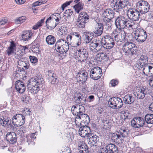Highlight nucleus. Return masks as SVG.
<instances>
[{
	"label": "nucleus",
	"mask_w": 153,
	"mask_h": 153,
	"mask_svg": "<svg viewBox=\"0 0 153 153\" xmlns=\"http://www.w3.org/2000/svg\"><path fill=\"white\" fill-rule=\"evenodd\" d=\"M15 88L17 91L20 93L22 94L25 91L26 86L25 84L21 80H18L15 82Z\"/></svg>",
	"instance_id": "22"
},
{
	"label": "nucleus",
	"mask_w": 153,
	"mask_h": 153,
	"mask_svg": "<svg viewBox=\"0 0 153 153\" xmlns=\"http://www.w3.org/2000/svg\"><path fill=\"white\" fill-rule=\"evenodd\" d=\"M130 40L127 39V42L123 45V50L125 55L131 56L136 55L137 51V47L133 43L129 42Z\"/></svg>",
	"instance_id": "3"
},
{
	"label": "nucleus",
	"mask_w": 153,
	"mask_h": 153,
	"mask_svg": "<svg viewBox=\"0 0 153 153\" xmlns=\"http://www.w3.org/2000/svg\"><path fill=\"white\" fill-rule=\"evenodd\" d=\"M31 50L34 53H38L39 52V45L36 44L32 46L31 48Z\"/></svg>",
	"instance_id": "53"
},
{
	"label": "nucleus",
	"mask_w": 153,
	"mask_h": 153,
	"mask_svg": "<svg viewBox=\"0 0 153 153\" xmlns=\"http://www.w3.org/2000/svg\"><path fill=\"white\" fill-rule=\"evenodd\" d=\"M88 74L86 71L82 70L79 71L76 75V79L77 82H81L83 84L86 81Z\"/></svg>",
	"instance_id": "16"
},
{
	"label": "nucleus",
	"mask_w": 153,
	"mask_h": 153,
	"mask_svg": "<svg viewBox=\"0 0 153 153\" xmlns=\"http://www.w3.org/2000/svg\"><path fill=\"white\" fill-rule=\"evenodd\" d=\"M55 17H56V16L52 15H51V16H50L47 19L45 22V23L48 29V26H52V25L51 24L54 22Z\"/></svg>",
	"instance_id": "42"
},
{
	"label": "nucleus",
	"mask_w": 153,
	"mask_h": 153,
	"mask_svg": "<svg viewBox=\"0 0 153 153\" xmlns=\"http://www.w3.org/2000/svg\"><path fill=\"white\" fill-rule=\"evenodd\" d=\"M59 31L61 32V35H65L68 33L67 27L65 26H62L61 27Z\"/></svg>",
	"instance_id": "52"
},
{
	"label": "nucleus",
	"mask_w": 153,
	"mask_h": 153,
	"mask_svg": "<svg viewBox=\"0 0 153 153\" xmlns=\"http://www.w3.org/2000/svg\"><path fill=\"white\" fill-rule=\"evenodd\" d=\"M118 81L117 80L112 79L110 82V84L112 87H115L118 84Z\"/></svg>",
	"instance_id": "59"
},
{
	"label": "nucleus",
	"mask_w": 153,
	"mask_h": 153,
	"mask_svg": "<svg viewBox=\"0 0 153 153\" xmlns=\"http://www.w3.org/2000/svg\"><path fill=\"white\" fill-rule=\"evenodd\" d=\"M59 48L56 49V51L60 54H63L68 51L69 49V46L68 44H65Z\"/></svg>",
	"instance_id": "35"
},
{
	"label": "nucleus",
	"mask_w": 153,
	"mask_h": 153,
	"mask_svg": "<svg viewBox=\"0 0 153 153\" xmlns=\"http://www.w3.org/2000/svg\"><path fill=\"white\" fill-rule=\"evenodd\" d=\"M134 38L137 42L143 43L146 41L147 37L146 31L142 28H137L134 31Z\"/></svg>",
	"instance_id": "5"
},
{
	"label": "nucleus",
	"mask_w": 153,
	"mask_h": 153,
	"mask_svg": "<svg viewBox=\"0 0 153 153\" xmlns=\"http://www.w3.org/2000/svg\"><path fill=\"white\" fill-rule=\"evenodd\" d=\"M101 43L103 45V48L107 50L112 48L115 45V42L114 39L109 35H106L102 37L101 39Z\"/></svg>",
	"instance_id": "4"
},
{
	"label": "nucleus",
	"mask_w": 153,
	"mask_h": 153,
	"mask_svg": "<svg viewBox=\"0 0 153 153\" xmlns=\"http://www.w3.org/2000/svg\"><path fill=\"white\" fill-rule=\"evenodd\" d=\"M77 144L78 149L79 148H80L85 146V145H87L84 141L82 140L79 141Z\"/></svg>",
	"instance_id": "58"
},
{
	"label": "nucleus",
	"mask_w": 153,
	"mask_h": 153,
	"mask_svg": "<svg viewBox=\"0 0 153 153\" xmlns=\"http://www.w3.org/2000/svg\"><path fill=\"white\" fill-rule=\"evenodd\" d=\"M26 19V17L25 16H22L19 17L15 20L16 24L22 23L24 22Z\"/></svg>",
	"instance_id": "54"
},
{
	"label": "nucleus",
	"mask_w": 153,
	"mask_h": 153,
	"mask_svg": "<svg viewBox=\"0 0 153 153\" xmlns=\"http://www.w3.org/2000/svg\"><path fill=\"white\" fill-rule=\"evenodd\" d=\"M29 58L30 62L32 64H35L38 62V59L36 56H30Z\"/></svg>",
	"instance_id": "55"
},
{
	"label": "nucleus",
	"mask_w": 153,
	"mask_h": 153,
	"mask_svg": "<svg viewBox=\"0 0 153 153\" xmlns=\"http://www.w3.org/2000/svg\"><path fill=\"white\" fill-rule=\"evenodd\" d=\"M121 136L119 134H117V133H114L112 134L111 136V139L112 142H114L117 141V140L120 139V142H119L120 144L123 143V139L120 138Z\"/></svg>",
	"instance_id": "37"
},
{
	"label": "nucleus",
	"mask_w": 153,
	"mask_h": 153,
	"mask_svg": "<svg viewBox=\"0 0 153 153\" xmlns=\"http://www.w3.org/2000/svg\"><path fill=\"white\" fill-rule=\"evenodd\" d=\"M101 127L104 131H108L110 130L111 128V126L110 125H102Z\"/></svg>",
	"instance_id": "57"
},
{
	"label": "nucleus",
	"mask_w": 153,
	"mask_h": 153,
	"mask_svg": "<svg viewBox=\"0 0 153 153\" xmlns=\"http://www.w3.org/2000/svg\"><path fill=\"white\" fill-rule=\"evenodd\" d=\"M94 37V33L90 32H83L82 35V38L86 44H88L90 42Z\"/></svg>",
	"instance_id": "25"
},
{
	"label": "nucleus",
	"mask_w": 153,
	"mask_h": 153,
	"mask_svg": "<svg viewBox=\"0 0 153 153\" xmlns=\"http://www.w3.org/2000/svg\"><path fill=\"white\" fill-rule=\"evenodd\" d=\"M21 120L22 121V124H24L25 122V117L22 114H16L13 118L12 120L13 124H16V123L18 122V120H19L21 122Z\"/></svg>",
	"instance_id": "27"
},
{
	"label": "nucleus",
	"mask_w": 153,
	"mask_h": 153,
	"mask_svg": "<svg viewBox=\"0 0 153 153\" xmlns=\"http://www.w3.org/2000/svg\"><path fill=\"white\" fill-rule=\"evenodd\" d=\"M102 75V69L99 67H94L90 71V75L91 78L95 80L100 79Z\"/></svg>",
	"instance_id": "10"
},
{
	"label": "nucleus",
	"mask_w": 153,
	"mask_h": 153,
	"mask_svg": "<svg viewBox=\"0 0 153 153\" xmlns=\"http://www.w3.org/2000/svg\"><path fill=\"white\" fill-rule=\"evenodd\" d=\"M78 149L79 150L80 153H89V152L87 145H85V146L79 148Z\"/></svg>",
	"instance_id": "49"
},
{
	"label": "nucleus",
	"mask_w": 153,
	"mask_h": 153,
	"mask_svg": "<svg viewBox=\"0 0 153 153\" xmlns=\"http://www.w3.org/2000/svg\"><path fill=\"white\" fill-rule=\"evenodd\" d=\"M68 44L66 41L63 39H60L57 40L56 43L54 47L55 50L59 49L61 46L65 45V44Z\"/></svg>",
	"instance_id": "40"
},
{
	"label": "nucleus",
	"mask_w": 153,
	"mask_h": 153,
	"mask_svg": "<svg viewBox=\"0 0 153 153\" xmlns=\"http://www.w3.org/2000/svg\"><path fill=\"white\" fill-rule=\"evenodd\" d=\"M88 139V144L91 146H97V143L99 140V136L96 134L91 133L89 134V135L87 137Z\"/></svg>",
	"instance_id": "18"
},
{
	"label": "nucleus",
	"mask_w": 153,
	"mask_h": 153,
	"mask_svg": "<svg viewBox=\"0 0 153 153\" xmlns=\"http://www.w3.org/2000/svg\"><path fill=\"white\" fill-rule=\"evenodd\" d=\"M72 2V1H66V2L63 4L61 7L62 10H64L65 8L67 6L69 5Z\"/></svg>",
	"instance_id": "60"
},
{
	"label": "nucleus",
	"mask_w": 153,
	"mask_h": 153,
	"mask_svg": "<svg viewBox=\"0 0 153 153\" xmlns=\"http://www.w3.org/2000/svg\"><path fill=\"white\" fill-rule=\"evenodd\" d=\"M58 80H57V77H55L49 80L52 84H54L56 83H57Z\"/></svg>",
	"instance_id": "62"
},
{
	"label": "nucleus",
	"mask_w": 153,
	"mask_h": 153,
	"mask_svg": "<svg viewBox=\"0 0 153 153\" xmlns=\"http://www.w3.org/2000/svg\"><path fill=\"white\" fill-rule=\"evenodd\" d=\"M110 107L113 108H121L123 105V102L121 99L117 97H113L110 98L108 102Z\"/></svg>",
	"instance_id": "9"
},
{
	"label": "nucleus",
	"mask_w": 153,
	"mask_h": 153,
	"mask_svg": "<svg viewBox=\"0 0 153 153\" xmlns=\"http://www.w3.org/2000/svg\"><path fill=\"white\" fill-rule=\"evenodd\" d=\"M148 61V58L146 55H142L140 56V58L138 60V63H136V64H139V65H144L146 64Z\"/></svg>",
	"instance_id": "39"
},
{
	"label": "nucleus",
	"mask_w": 153,
	"mask_h": 153,
	"mask_svg": "<svg viewBox=\"0 0 153 153\" xmlns=\"http://www.w3.org/2000/svg\"><path fill=\"white\" fill-rule=\"evenodd\" d=\"M16 46L14 41L10 42V44L6 51L7 54L8 56L11 55L16 51Z\"/></svg>",
	"instance_id": "29"
},
{
	"label": "nucleus",
	"mask_w": 153,
	"mask_h": 153,
	"mask_svg": "<svg viewBox=\"0 0 153 153\" xmlns=\"http://www.w3.org/2000/svg\"><path fill=\"white\" fill-rule=\"evenodd\" d=\"M47 75V78L49 81L54 78L57 77L56 74L55 73H54L53 71L51 70H50L48 71Z\"/></svg>",
	"instance_id": "46"
},
{
	"label": "nucleus",
	"mask_w": 153,
	"mask_h": 153,
	"mask_svg": "<svg viewBox=\"0 0 153 153\" xmlns=\"http://www.w3.org/2000/svg\"><path fill=\"white\" fill-rule=\"evenodd\" d=\"M97 25L94 29L93 33L95 36L98 37L100 36L102 34L103 30V25L100 23H97Z\"/></svg>",
	"instance_id": "24"
},
{
	"label": "nucleus",
	"mask_w": 153,
	"mask_h": 153,
	"mask_svg": "<svg viewBox=\"0 0 153 153\" xmlns=\"http://www.w3.org/2000/svg\"><path fill=\"white\" fill-rule=\"evenodd\" d=\"M56 41V38L51 35H49L46 38V42L49 45H53Z\"/></svg>",
	"instance_id": "33"
},
{
	"label": "nucleus",
	"mask_w": 153,
	"mask_h": 153,
	"mask_svg": "<svg viewBox=\"0 0 153 153\" xmlns=\"http://www.w3.org/2000/svg\"><path fill=\"white\" fill-rule=\"evenodd\" d=\"M59 22H56L55 23V24L52 25V26H48V29L50 30H52L59 23Z\"/></svg>",
	"instance_id": "63"
},
{
	"label": "nucleus",
	"mask_w": 153,
	"mask_h": 153,
	"mask_svg": "<svg viewBox=\"0 0 153 153\" xmlns=\"http://www.w3.org/2000/svg\"><path fill=\"white\" fill-rule=\"evenodd\" d=\"M118 133L121 136L124 138L127 136L128 134L129 133V131L127 129H121Z\"/></svg>",
	"instance_id": "45"
},
{
	"label": "nucleus",
	"mask_w": 153,
	"mask_h": 153,
	"mask_svg": "<svg viewBox=\"0 0 153 153\" xmlns=\"http://www.w3.org/2000/svg\"><path fill=\"white\" fill-rule=\"evenodd\" d=\"M22 125H20L19 126V128H16V127H13V129L14 131H16L18 134H21V135H22V134H23L24 133L25 131V128L24 127V126H22ZM17 127H18L19 126H16Z\"/></svg>",
	"instance_id": "41"
},
{
	"label": "nucleus",
	"mask_w": 153,
	"mask_h": 153,
	"mask_svg": "<svg viewBox=\"0 0 153 153\" xmlns=\"http://www.w3.org/2000/svg\"><path fill=\"white\" fill-rule=\"evenodd\" d=\"M138 10L137 8H129L127 11V15L129 19L134 21H138L142 15Z\"/></svg>",
	"instance_id": "8"
},
{
	"label": "nucleus",
	"mask_w": 153,
	"mask_h": 153,
	"mask_svg": "<svg viewBox=\"0 0 153 153\" xmlns=\"http://www.w3.org/2000/svg\"><path fill=\"white\" fill-rule=\"evenodd\" d=\"M80 119L82 120L83 123H84L85 124H88L90 122V117L89 116L86 114H84L82 115L81 116Z\"/></svg>",
	"instance_id": "44"
},
{
	"label": "nucleus",
	"mask_w": 153,
	"mask_h": 153,
	"mask_svg": "<svg viewBox=\"0 0 153 153\" xmlns=\"http://www.w3.org/2000/svg\"><path fill=\"white\" fill-rule=\"evenodd\" d=\"M33 35V33L30 31H26L23 32L22 35V39L25 41H28L30 39Z\"/></svg>",
	"instance_id": "31"
},
{
	"label": "nucleus",
	"mask_w": 153,
	"mask_h": 153,
	"mask_svg": "<svg viewBox=\"0 0 153 153\" xmlns=\"http://www.w3.org/2000/svg\"><path fill=\"white\" fill-rule=\"evenodd\" d=\"M149 85L153 88V76L149 79Z\"/></svg>",
	"instance_id": "64"
},
{
	"label": "nucleus",
	"mask_w": 153,
	"mask_h": 153,
	"mask_svg": "<svg viewBox=\"0 0 153 153\" xmlns=\"http://www.w3.org/2000/svg\"><path fill=\"white\" fill-rule=\"evenodd\" d=\"M45 83L43 79L37 76L31 78L27 82V89L32 94H36L40 90V87Z\"/></svg>",
	"instance_id": "1"
},
{
	"label": "nucleus",
	"mask_w": 153,
	"mask_h": 153,
	"mask_svg": "<svg viewBox=\"0 0 153 153\" xmlns=\"http://www.w3.org/2000/svg\"><path fill=\"white\" fill-rule=\"evenodd\" d=\"M115 13L111 8L106 9L104 10L103 13L105 19H111L114 18Z\"/></svg>",
	"instance_id": "28"
},
{
	"label": "nucleus",
	"mask_w": 153,
	"mask_h": 153,
	"mask_svg": "<svg viewBox=\"0 0 153 153\" xmlns=\"http://www.w3.org/2000/svg\"><path fill=\"white\" fill-rule=\"evenodd\" d=\"M91 133L90 127L86 125L80 127L79 130V135L83 137H88Z\"/></svg>",
	"instance_id": "15"
},
{
	"label": "nucleus",
	"mask_w": 153,
	"mask_h": 153,
	"mask_svg": "<svg viewBox=\"0 0 153 153\" xmlns=\"http://www.w3.org/2000/svg\"><path fill=\"white\" fill-rule=\"evenodd\" d=\"M86 22L82 21L78 19L76 25L78 28H84L85 27V25Z\"/></svg>",
	"instance_id": "48"
},
{
	"label": "nucleus",
	"mask_w": 153,
	"mask_h": 153,
	"mask_svg": "<svg viewBox=\"0 0 153 153\" xmlns=\"http://www.w3.org/2000/svg\"><path fill=\"white\" fill-rule=\"evenodd\" d=\"M77 51L78 52L77 58L81 62H85L88 60L89 54L86 49L83 47H80Z\"/></svg>",
	"instance_id": "11"
},
{
	"label": "nucleus",
	"mask_w": 153,
	"mask_h": 153,
	"mask_svg": "<svg viewBox=\"0 0 153 153\" xmlns=\"http://www.w3.org/2000/svg\"><path fill=\"white\" fill-rule=\"evenodd\" d=\"M111 7L116 12L123 10L125 8H128L131 4L128 0H112L111 2Z\"/></svg>",
	"instance_id": "2"
},
{
	"label": "nucleus",
	"mask_w": 153,
	"mask_h": 153,
	"mask_svg": "<svg viewBox=\"0 0 153 153\" xmlns=\"http://www.w3.org/2000/svg\"><path fill=\"white\" fill-rule=\"evenodd\" d=\"M84 4L82 2H79L73 6L75 12L79 13L81 10L83 9Z\"/></svg>",
	"instance_id": "36"
},
{
	"label": "nucleus",
	"mask_w": 153,
	"mask_h": 153,
	"mask_svg": "<svg viewBox=\"0 0 153 153\" xmlns=\"http://www.w3.org/2000/svg\"><path fill=\"white\" fill-rule=\"evenodd\" d=\"M78 19L82 21H84L87 22L89 19V16L86 12H81L78 17Z\"/></svg>",
	"instance_id": "34"
},
{
	"label": "nucleus",
	"mask_w": 153,
	"mask_h": 153,
	"mask_svg": "<svg viewBox=\"0 0 153 153\" xmlns=\"http://www.w3.org/2000/svg\"><path fill=\"white\" fill-rule=\"evenodd\" d=\"M126 18L124 16L120 15L117 16L115 19V25L117 28L120 29L123 28V25L125 22Z\"/></svg>",
	"instance_id": "19"
},
{
	"label": "nucleus",
	"mask_w": 153,
	"mask_h": 153,
	"mask_svg": "<svg viewBox=\"0 0 153 153\" xmlns=\"http://www.w3.org/2000/svg\"><path fill=\"white\" fill-rule=\"evenodd\" d=\"M103 44L101 43V40L95 39L90 43L89 44V48L91 51L93 52L99 51L103 47Z\"/></svg>",
	"instance_id": "12"
},
{
	"label": "nucleus",
	"mask_w": 153,
	"mask_h": 153,
	"mask_svg": "<svg viewBox=\"0 0 153 153\" xmlns=\"http://www.w3.org/2000/svg\"><path fill=\"white\" fill-rule=\"evenodd\" d=\"M100 153H118L117 147L114 144L110 143L101 149Z\"/></svg>",
	"instance_id": "14"
},
{
	"label": "nucleus",
	"mask_w": 153,
	"mask_h": 153,
	"mask_svg": "<svg viewBox=\"0 0 153 153\" xmlns=\"http://www.w3.org/2000/svg\"><path fill=\"white\" fill-rule=\"evenodd\" d=\"M136 7L138 10V11L142 15L149 12L150 5L146 1L140 0L137 3Z\"/></svg>",
	"instance_id": "6"
},
{
	"label": "nucleus",
	"mask_w": 153,
	"mask_h": 153,
	"mask_svg": "<svg viewBox=\"0 0 153 153\" xmlns=\"http://www.w3.org/2000/svg\"><path fill=\"white\" fill-rule=\"evenodd\" d=\"M149 68H150L149 70V74H151L150 76L151 77H152L153 76V64L151 63L150 64V67H149Z\"/></svg>",
	"instance_id": "61"
},
{
	"label": "nucleus",
	"mask_w": 153,
	"mask_h": 153,
	"mask_svg": "<svg viewBox=\"0 0 153 153\" xmlns=\"http://www.w3.org/2000/svg\"><path fill=\"white\" fill-rule=\"evenodd\" d=\"M107 57V55L106 53L102 52L98 53L96 56L97 59L103 60L105 59Z\"/></svg>",
	"instance_id": "47"
},
{
	"label": "nucleus",
	"mask_w": 153,
	"mask_h": 153,
	"mask_svg": "<svg viewBox=\"0 0 153 153\" xmlns=\"http://www.w3.org/2000/svg\"><path fill=\"white\" fill-rule=\"evenodd\" d=\"M7 140L12 144H13L17 141L16 134L14 132L8 133L6 135Z\"/></svg>",
	"instance_id": "26"
},
{
	"label": "nucleus",
	"mask_w": 153,
	"mask_h": 153,
	"mask_svg": "<svg viewBox=\"0 0 153 153\" xmlns=\"http://www.w3.org/2000/svg\"><path fill=\"white\" fill-rule=\"evenodd\" d=\"M134 66L136 67L137 69L140 70V68H143V73L146 76H148L149 74V70L150 67V64L147 63L144 64V65H139V64H135Z\"/></svg>",
	"instance_id": "21"
},
{
	"label": "nucleus",
	"mask_w": 153,
	"mask_h": 153,
	"mask_svg": "<svg viewBox=\"0 0 153 153\" xmlns=\"http://www.w3.org/2000/svg\"><path fill=\"white\" fill-rule=\"evenodd\" d=\"M26 60V57H22L18 62V65L20 68H22V71L28 69L29 67V63Z\"/></svg>",
	"instance_id": "20"
},
{
	"label": "nucleus",
	"mask_w": 153,
	"mask_h": 153,
	"mask_svg": "<svg viewBox=\"0 0 153 153\" xmlns=\"http://www.w3.org/2000/svg\"><path fill=\"white\" fill-rule=\"evenodd\" d=\"M111 20L105 19H103L104 21L105 22V24H106V26L110 29L111 28V26L112 25L111 23L110 22Z\"/></svg>",
	"instance_id": "56"
},
{
	"label": "nucleus",
	"mask_w": 153,
	"mask_h": 153,
	"mask_svg": "<svg viewBox=\"0 0 153 153\" xmlns=\"http://www.w3.org/2000/svg\"><path fill=\"white\" fill-rule=\"evenodd\" d=\"M134 101V98L131 95H126L123 98V101L126 104H130Z\"/></svg>",
	"instance_id": "32"
},
{
	"label": "nucleus",
	"mask_w": 153,
	"mask_h": 153,
	"mask_svg": "<svg viewBox=\"0 0 153 153\" xmlns=\"http://www.w3.org/2000/svg\"><path fill=\"white\" fill-rule=\"evenodd\" d=\"M71 34L73 36V37H75L78 38L76 45L77 46L81 45L82 44L81 37L79 33L78 32H73L71 33Z\"/></svg>",
	"instance_id": "38"
},
{
	"label": "nucleus",
	"mask_w": 153,
	"mask_h": 153,
	"mask_svg": "<svg viewBox=\"0 0 153 153\" xmlns=\"http://www.w3.org/2000/svg\"><path fill=\"white\" fill-rule=\"evenodd\" d=\"M124 30H121L118 34L114 36V39L115 42L118 43V45H120L124 41H127V38L126 39V34Z\"/></svg>",
	"instance_id": "13"
},
{
	"label": "nucleus",
	"mask_w": 153,
	"mask_h": 153,
	"mask_svg": "<svg viewBox=\"0 0 153 153\" xmlns=\"http://www.w3.org/2000/svg\"><path fill=\"white\" fill-rule=\"evenodd\" d=\"M73 13V11H72V10L71 9H69L65 10L64 15V16L65 17L67 18L68 19L71 17V16L72 15Z\"/></svg>",
	"instance_id": "51"
},
{
	"label": "nucleus",
	"mask_w": 153,
	"mask_h": 153,
	"mask_svg": "<svg viewBox=\"0 0 153 153\" xmlns=\"http://www.w3.org/2000/svg\"><path fill=\"white\" fill-rule=\"evenodd\" d=\"M71 110L73 114L76 116L75 122L76 124H77L76 123V119L80 118L81 116L84 114L85 112L84 107L82 105H78L77 106L73 105Z\"/></svg>",
	"instance_id": "7"
},
{
	"label": "nucleus",
	"mask_w": 153,
	"mask_h": 153,
	"mask_svg": "<svg viewBox=\"0 0 153 153\" xmlns=\"http://www.w3.org/2000/svg\"><path fill=\"white\" fill-rule=\"evenodd\" d=\"M149 110L151 111L153 113V102L151 103L149 106ZM145 122L147 124L153 123V114H147L145 117Z\"/></svg>",
	"instance_id": "23"
},
{
	"label": "nucleus",
	"mask_w": 153,
	"mask_h": 153,
	"mask_svg": "<svg viewBox=\"0 0 153 153\" xmlns=\"http://www.w3.org/2000/svg\"><path fill=\"white\" fill-rule=\"evenodd\" d=\"M145 123V119L140 117H135L131 121V124H144Z\"/></svg>",
	"instance_id": "30"
},
{
	"label": "nucleus",
	"mask_w": 153,
	"mask_h": 153,
	"mask_svg": "<svg viewBox=\"0 0 153 153\" xmlns=\"http://www.w3.org/2000/svg\"><path fill=\"white\" fill-rule=\"evenodd\" d=\"M9 118L8 117L5 116L1 117H0V124H11L10 122H9Z\"/></svg>",
	"instance_id": "43"
},
{
	"label": "nucleus",
	"mask_w": 153,
	"mask_h": 153,
	"mask_svg": "<svg viewBox=\"0 0 153 153\" xmlns=\"http://www.w3.org/2000/svg\"><path fill=\"white\" fill-rule=\"evenodd\" d=\"M146 93V89L141 87L137 88L134 94L137 99H143L144 98Z\"/></svg>",
	"instance_id": "17"
},
{
	"label": "nucleus",
	"mask_w": 153,
	"mask_h": 153,
	"mask_svg": "<svg viewBox=\"0 0 153 153\" xmlns=\"http://www.w3.org/2000/svg\"><path fill=\"white\" fill-rule=\"evenodd\" d=\"M129 19L128 22V24L127 26H126V29H128L129 30L133 29L134 28L135 23Z\"/></svg>",
	"instance_id": "50"
}]
</instances>
